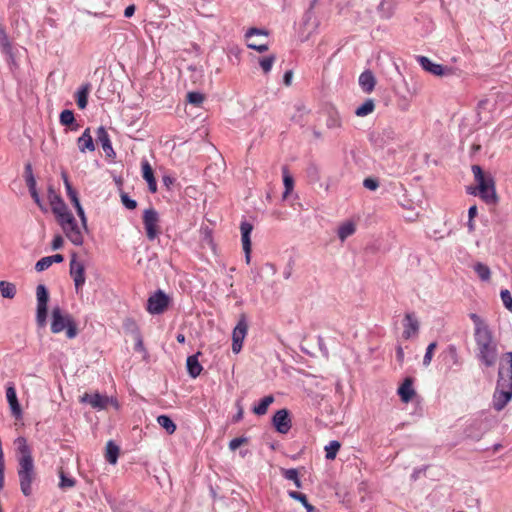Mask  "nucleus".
I'll return each instance as SVG.
<instances>
[{
    "instance_id": "f257e3e1",
    "label": "nucleus",
    "mask_w": 512,
    "mask_h": 512,
    "mask_svg": "<svg viewBox=\"0 0 512 512\" xmlns=\"http://www.w3.org/2000/svg\"><path fill=\"white\" fill-rule=\"evenodd\" d=\"M469 317L474 324L477 357L486 367H491L497 360V342L488 324L478 314L471 313Z\"/></svg>"
},
{
    "instance_id": "f03ea898",
    "label": "nucleus",
    "mask_w": 512,
    "mask_h": 512,
    "mask_svg": "<svg viewBox=\"0 0 512 512\" xmlns=\"http://www.w3.org/2000/svg\"><path fill=\"white\" fill-rule=\"evenodd\" d=\"M14 444L17 452V474L19 478L20 490L24 496L28 497L33 492L32 485L37 478L32 449L28 445L27 439L22 436L17 437L14 441Z\"/></svg>"
},
{
    "instance_id": "7ed1b4c3",
    "label": "nucleus",
    "mask_w": 512,
    "mask_h": 512,
    "mask_svg": "<svg viewBox=\"0 0 512 512\" xmlns=\"http://www.w3.org/2000/svg\"><path fill=\"white\" fill-rule=\"evenodd\" d=\"M48 199L53 213L56 215L66 237L76 246L83 244V234L73 214L67 209L66 204L53 186L48 187Z\"/></svg>"
},
{
    "instance_id": "20e7f679",
    "label": "nucleus",
    "mask_w": 512,
    "mask_h": 512,
    "mask_svg": "<svg viewBox=\"0 0 512 512\" xmlns=\"http://www.w3.org/2000/svg\"><path fill=\"white\" fill-rule=\"evenodd\" d=\"M512 399V351L501 360L496 389L493 394V408L501 411Z\"/></svg>"
},
{
    "instance_id": "39448f33",
    "label": "nucleus",
    "mask_w": 512,
    "mask_h": 512,
    "mask_svg": "<svg viewBox=\"0 0 512 512\" xmlns=\"http://www.w3.org/2000/svg\"><path fill=\"white\" fill-rule=\"evenodd\" d=\"M472 172L477 184L471 194L478 195L485 203L495 205L498 202L495 182L490 174H485L480 166L473 165Z\"/></svg>"
},
{
    "instance_id": "423d86ee",
    "label": "nucleus",
    "mask_w": 512,
    "mask_h": 512,
    "mask_svg": "<svg viewBox=\"0 0 512 512\" xmlns=\"http://www.w3.org/2000/svg\"><path fill=\"white\" fill-rule=\"evenodd\" d=\"M52 321H51V331L54 334H58L64 330H66V336L69 339H73L77 336V325L73 319V317L69 313H65L62 311L60 307H54L52 309Z\"/></svg>"
},
{
    "instance_id": "0eeeda50",
    "label": "nucleus",
    "mask_w": 512,
    "mask_h": 512,
    "mask_svg": "<svg viewBox=\"0 0 512 512\" xmlns=\"http://www.w3.org/2000/svg\"><path fill=\"white\" fill-rule=\"evenodd\" d=\"M37 311L36 322L39 327H44L47 322L49 293L45 285L39 284L36 287Z\"/></svg>"
},
{
    "instance_id": "6e6552de",
    "label": "nucleus",
    "mask_w": 512,
    "mask_h": 512,
    "mask_svg": "<svg viewBox=\"0 0 512 512\" xmlns=\"http://www.w3.org/2000/svg\"><path fill=\"white\" fill-rule=\"evenodd\" d=\"M69 273L71 278L73 279L76 293L79 294L82 291V288L85 284V265L83 262L77 259L76 253L72 254L70 260V269Z\"/></svg>"
},
{
    "instance_id": "1a4fd4ad",
    "label": "nucleus",
    "mask_w": 512,
    "mask_h": 512,
    "mask_svg": "<svg viewBox=\"0 0 512 512\" xmlns=\"http://www.w3.org/2000/svg\"><path fill=\"white\" fill-rule=\"evenodd\" d=\"M170 298L162 290H157L147 300V311L152 315L162 314L168 307Z\"/></svg>"
},
{
    "instance_id": "9d476101",
    "label": "nucleus",
    "mask_w": 512,
    "mask_h": 512,
    "mask_svg": "<svg viewBox=\"0 0 512 512\" xmlns=\"http://www.w3.org/2000/svg\"><path fill=\"white\" fill-rule=\"evenodd\" d=\"M143 224L149 240H155L159 235V214L154 208H148L143 213Z\"/></svg>"
},
{
    "instance_id": "9b49d317",
    "label": "nucleus",
    "mask_w": 512,
    "mask_h": 512,
    "mask_svg": "<svg viewBox=\"0 0 512 512\" xmlns=\"http://www.w3.org/2000/svg\"><path fill=\"white\" fill-rule=\"evenodd\" d=\"M416 60L423 70L435 76H450L454 74V69L452 67L436 64L426 56H417Z\"/></svg>"
},
{
    "instance_id": "f8f14e48",
    "label": "nucleus",
    "mask_w": 512,
    "mask_h": 512,
    "mask_svg": "<svg viewBox=\"0 0 512 512\" xmlns=\"http://www.w3.org/2000/svg\"><path fill=\"white\" fill-rule=\"evenodd\" d=\"M81 402L88 403L94 409L98 410L106 409L108 405H113L116 409H118V402L114 398L99 393H85L81 398Z\"/></svg>"
},
{
    "instance_id": "ddd939ff",
    "label": "nucleus",
    "mask_w": 512,
    "mask_h": 512,
    "mask_svg": "<svg viewBox=\"0 0 512 512\" xmlns=\"http://www.w3.org/2000/svg\"><path fill=\"white\" fill-rule=\"evenodd\" d=\"M248 324L244 316H242L232 332V351L237 354L241 351L243 341L247 335Z\"/></svg>"
},
{
    "instance_id": "4468645a",
    "label": "nucleus",
    "mask_w": 512,
    "mask_h": 512,
    "mask_svg": "<svg viewBox=\"0 0 512 512\" xmlns=\"http://www.w3.org/2000/svg\"><path fill=\"white\" fill-rule=\"evenodd\" d=\"M272 423L278 433L287 434L292 426L289 411L287 409L276 411Z\"/></svg>"
},
{
    "instance_id": "2eb2a0df",
    "label": "nucleus",
    "mask_w": 512,
    "mask_h": 512,
    "mask_svg": "<svg viewBox=\"0 0 512 512\" xmlns=\"http://www.w3.org/2000/svg\"><path fill=\"white\" fill-rule=\"evenodd\" d=\"M241 231V242L243 251L245 253L246 263H250L251 260V233L253 231V225L247 221H242L240 224Z\"/></svg>"
},
{
    "instance_id": "dca6fc26",
    "label": "nucleus",
    "mask_w": 512,
    "mask_h": 512,
    "mask_svg": "<svg viewBox=\"0 0 512 512\" xmlns=\"http://www.w3.org/2000/svg\"><path fill=\"white\" fill-rule=\"evenodd\" d=\"M403 326V338L410 339L418 334L419 321L413 313H406L403 321Z\"/></svg>"
},
{
    "instance_id": "f3484780",
    "label": "nucleus",
    "mask_w": 512,
    "mask_h": 512,
    "mask_svg": "<svg viewBox=\"0 0 512 512\" xmlns=\"http://www.w3.org/2000/svg\"><path fill=\"white\" fill-rule=\"evenodd\" d=\"M6 398L13 416L20 418L22 416V410L18 402L16 389L13 383H8L6 388Z\"/></svg>"
},
{
    "instance_id": "a211bd4d",
    "label": "nucleus",
    "mask_w": 512,
    "mask_h": 512,
    "mask_svg": "<svg viewBox=\"0 0 512 512\" xmlns=\"http://www.w3.org/2000/svg\"><path fill=\"white\" fill-rule=\"evenodd\" d=\"M142 177L147 182L149 191L155 193L157 191V183L153 174L152 167L148 160L144 159L141 162Z\"/></svg>"
},
{
    "instance_id": "6ab92c4d",
    "label": "nucleus",
    "mask_w": 512,
    "mask_h": 512,
    "mask_svg": "<svg viewBox=\"0 0 512 512\" xmlns=\"http://www.w3.org/2000/svg\"><path fill=\"white\" fill-rule=\"evenodd\" d=\"M96 141L101 145L107 156H110L111 153L114 154L109 134L103 126H100L96 131Z\"/></svg>"
},
{
    "instance_id": "aec40b11",
    "label": "nucleus",
    "mask_w": 512,
    "mask_h": 512,
    "mask_svg": "<svg viewBox=\"0 0 512 512\" xmlns=\"http://www.w3.org/2000/svg\"><path fill=\"white\" fill-rule=\"evenodd\" d=\"M376 79L370 70L362 72L359 76V85L365 93H371L374 90Z\"/></svg>"
},
{
    "instance_id": "412c9836",
    "label": "nucleus",
    "mask_w": 512,
    "mask_h": 512,
    "mask_svg": "<svg viewBox=\"0 0 512 512\" xmlns=\"http://www.w3.org/2000/svg\"><path fill=\"white\" fill-rule=\"evenodd\" d=\"M398 395L404 403H408L412 400L415 395V390L413 389V382L410 378H406L398 388Z\"/></svg>"
},
{
    "instance_id": "4be33fe9",
    "label": "nucleus",
    "mask_w": 512,
    "mask_h": 512,
    "mask_svg": "<svg viewBox=\"0 0 512 512\" xmlns=\"http://www.w3.org/2000/svg\"><path fill=\"white\" fill-rule=\"evenodd\" d=\"M77 144L80 152L82 153H85L86 151L92 152L95 150L94 141L90 134L89 128H87L83 132V134L78 138Z\"/></svg>"
},
{
    "instance_id": "5701e85b",
    "label": "nucleus",
    "mask_w": 512,
    "mask_h": 512,
    "mask_svg": "<svg viewBox=\"0 0 512 512\" xmlns=\"http://www.w3.org/2000/svg\"><path fill=\"white\" fill-rule=\"evenodd\" d=\"M64 257L61 254H55L52 256H46L37 261L35 269L37 272H42L48 269L53 263L63 262Z\"/></svg>"
},
{
    "instance_id": "b1692460",
    "label": "nucleus",
    "mask_w": 512,
    "mask_h": 512,
    "mask_svg": "<svg viewBox=\"0 0 512 512\" xmlns=\"http://www.w3.org/2000/svg\"><path fill=\"white\" fill-rule=\"evenodd\" d=\"M186 365L188 373L192 378H196L201 374L203 368L199 363L197 355L189 356L187 358Z\"/></svg>"
},
{
    "instance_id": "393cba45",
    "label": "nucleus",
    "mask_w": 512,
    "mask_h": 512,
    "mask_svg": "<svg viewBox=\"0 0 512 512\" xmlns=\"http://www.w3.org/2000/svg\"><path fill=\"white\" fill-rule=\"evenodd\" d=\"M91 86L89 83L83 84L76 92V102L80 109H85L88 103V95Z\"/></svg>"
},
{
    "instance_id": "a878e982",
    "label": "nucleus",
    "mask_w": 512,
    "mask_h": 512,
    "mask_svg": "<svg viewBox=\"0 0 512 512\" xmlns=\"http://www.w3.org/2000/svg\"><path fill=\"white\" fill-rule=\"evenodd\" d=\"M0 49L1 51L8 56L11 62H14V57L12 53V45L9 41V38L4 30V28L0 27Z\"/></svg>"
},
{
    "instance_id": "bb28decb",
    "label": "nucleus",
    "mask_w": 512,
    "mask_h": 512,
    "mask_svg": "<svg viewBox=\"0 0 512 512\" xmlns=\"http://www.w3.org/2000/svg\"><path fill=\"white\" fill-rule=\"evenodd\" d=\"M355 231H356L355 224L351 221H347V222L343 223L342 225H340V227L338 228L337 235H338L339 239L342 242H344L348 237L353 235L355 233Z\"/></svg>"
},
{
    "instance_id": "cd10ccee",
    "label": "nucleus",
    "mask_w": 512,
    "mask_h": 512,
    "mask_svg": "<svg viewBox=\"0 0 512 512\" xmlns=\"http://www.w3.org/2000/svg\"><path fill=\"white\" fill-rule=\"evenodd\" d=\"M395 2L394 0H382L378 6V11L381 17L389 19L394 13Z\"/></svg>"
},
{
    "instance_id": "c85d7f7f",
    "label": "nucleus",
    "mask_w": 512,
    "mask_h": 512,
    "mask_svg": "<svg viewBox=\"0 0 512 512\" xmlns=\"http://www.w3.org/2000/svg\"><path fill=\"white\" fill-rule=\"evenodd\" d=\"M274 402V397L272 395L265 396L260 400L257 405H254L252 411L256 415H264L267 413L268 407Z\"/></svg>"
},
{
    "instance_id": "c756f323",
    "label": "nucleus",
    "mask_w": 512,
    "mask_h": 512,
    "mask_svg": "<svg viewBox=\"0 0 512 512\" xmlns=\"http://www.w3.org/2000/svg\"><path fill=\"white\" fill-rule=\"evenodd\" d=\"M282 173H283V183H284V188H285L282 198L285 200V199H287L288 195L292 192V190L294 188V179L289 174L286 166H284L282 168Z\"/></svg>"
},
{
    "instance_id": "7c9ffc66",
    "label": "nucleus",
    "mask_w": 512,
    "mask_h": 512,
    "mask_svg": "<svg viewBox=\"0 0 512 512\" xmlns=\"http://www.w3.org/2000/svg\"><path fill=\"white\" fill-rule=\"evenodd\" d=\"M17 292L16 285L8 281H0V293L3 298L12 299Z\"/></svg>"
},
{
    "instance_id": "2f4dec72",
    "label": "nucleus",
    "mask_w": 512,
    "mask_h": 512,
    "mask_svg": "<svg viewBox=\"0 0 512 512\" xmlns=\"http://www.w3.org/2000/svg\"><path fill=\"white\" fill-rule=\"evenodd\" d=\"M157 423L160 427H162L170 435L176 431V424L167 415L158 416Z\"/></svg>"
},
{
    "instance_id": "473e14b6",
    "label": "nucleus",
    "mask_w": 512,
    "mask_h": 512,
    "mask_svg": "<svg viewBox=\"0 0 512 512\" xmlns=\"http://www.w3.org/2000/svg\"><path fill=\"white\" fill-rule=\"evenodd\" d=\"M119 456V447L112 441H109L106 445V460L110 464H116Z\"/></svg>"
},
{
    "instance_id": "72a5a7b5",
    "label": "nucleus",
    "mask_w": 512,
    "mask_h": 512,
    "mask_svg": "<svg viewBox=\"0 0 512 512\" xmlns=\"http://www.w3.org/2000/svg\"><path fill=\"white\" fill-rule=\"evenodd\" d=\"M473 269L482 281L486 282L490 280L491 270L486 264L477 262L473 265Z\"/></svg>"
},
{
    "instance_id": "f704fd0d",
    "label": "nucleus",
    "mask_w": 512,
    "mask_h": 512,
    "mask_svg": "<svg viewBox=\"0 0 512 512\" xmlns=\"http://www.w3.org/2000/svg\"><path fill=\"white\" fill-rule=\"evenodd\" d=\"M375 108V103L373 99H367L363 104H361L357 109L355 110V114L359 117H365L372 113Z\"/></svg>"
},
{
    "instance_id": "c9c22d12",
    "label": "nucleus",
    "mask_w": 512,
    "mask_h": 512,
    "mask_svg": "<svg viewBox=\"0 0 512 512\" xmlns=\"http://www.w3.org/2000/svg\"><path fill=\"white\" fill-rule=\"evenodd\" d=\"M288 495L292 499L302 503L307 512H313L315 510V507L307 501V497L305 494L296 491H288Z\"/></svg>"
},
{
    "instance_id": "e433bc0d",
    "label": "nucleus",
    "mask_w": 512,
    "mask_h": 512,
    "mask_svg": "<svg viewBox=\"0 0 512 512\" xmlns=\"http://www.w3.org/2000/svg\"><path fill=\"white\" fill-rule=\"evenodd\" d=\"M276 61V56L274 54L259 58L258 63L264 74H267L271 71L274 63Z\"/></svg>"
},
{
    "instance_id": "4c0bfd02",
    "label": "nucleus",
    "mask_w": 512,
    "mask_h": 512,
    "mask_svg": "<svg viewBox=\"0 0 512 512\" xmlns=\"http://www.w3.org/2000/svg\"><path fill=\"white\" fill-rule=\"evenodd\" d=\"M341 445L338 441L333 440L328 445L325 446V452H326V459L327 460H334Z\"/></svg>"
},
{
    "instance_id": "58836bf2",
    "label": "nucleus",
    "mask_w": 512,
    "mask_h": 512,
    "mask_svg": "<svg viewBox=\"0 0 512 512\" xmlns=\"http://www.w3.org/2000/svg\"><path fill=\"white\" fill-rule=\"evenodd\" d=\"M326 125L329 129L340 128L342 125V119L338 112L331 111L326 121Z\"/></svg>"
},
{
    "instance_id": "ea45409f",
    "label": "nucleus",
    "mask_w": 512,
    "mask_h": 512,
    "mask_svg": "<svg viewBox=\"0 0 512 512\" xmlns=\"http://www.w3.org/2000/svg\"><path fill=\"white\" fill-rule=\"evenodd\" d=\"M25 180L29 192L36 190V180L32 172V166L29 163L25 166Z\"/></svg>"
},
{
    "instance_id": "a19ab883",
    "label": "nucleus",
    "mask_w": 512,
    "mask_h": 512,
    "mask_svg": "<svg viewBox=\"0 0 512 512\" xmlns=\"http://www.w3.org/2000/svg\"><path fill=\"white\" fill-rule=\"evenodd\" d=\"M75 122L74 113L71 110H63L60 113V123L64 126H71Z\"/></svg>"
},
{
    "instance_id": "79ce46f5",
    "label": "nucleus",
    "mask_w": 512,
    "mask_h": 512,
    "mask_svg": "<svg viewBox=\"0 0 512 512\" xmlns=\"http://www.w3.org/2000/svg\"><path fill=\"white\" fill-rule=\"evenodd\" d=\"M283 476L290 481H293L297 488L301 487V481L298 476V471L294 468L285 469L283 471Z\"/></svg>"
},
{
    "instance_id": "37998d69",
    "label": "nucleus",
    "mask_w": 512,
    "mask_h": 512,
    "mask_svg": "<svg viewBox=\"0 0 512 512\" xmlns=\"http://www.w3.org/2000/svg\"><path fill=\"white\" fill-rule=\"evenodd\" d=\"M445 357L448 359V361L451 363V365L459 364V357H458L457 349L454 345L448 346V348L445 351Z\"/></svg>"
},
{
    "instance_id": "c03bdc74",
    "label": "nucleus",
    "mask_w": 512,
    "mask_h": 512,
    "mask_svg": "<svg viewBox=\"0 0 512 512\" xmlns=\"http://www.w3.org/2000/svg\"><path fill=\"white\" fill-rule=\"evenodd\" d=\"M436 347H437L436 342H432L427 346L426 352H425V355L423 358V366L428 367L431 364L433 354H434Z\"/></svg>"
},
{
    "instance_id": "a18cd8bd",
    "label": "nucleus",
    "mask_w": 512,
    "mask_h": 512,
    "mask_svg": "<svg viewBox=\"0 0 512 512\" xmlns=\"http://www.w3.org/2000/svg\"><path fill=\"white\" fill-rule=\"evenodd\" d=\"M502 303L506 309L512 307V295L509 290L503 289L500 292Z\"/></svg>"
},
{
    "instance_id": "49530a36",
    "label": "nucleus",
    "mask_w": 512,
    "mask_h": 512,
    "mask_svg": "<svg viewBox=\"0 0 512 512\" xmlns=\"http://www.w3.org/2000/svg\"><path fill=\"white\" fill-rule=\"evenodd\" d=\"M121 202L129 210H133L137 207V202L131 199L127 193H121Z\"/></svg>"
},
{
    "instance_id": "de8ad7c7",
    "label": "nucleus",
    "mask_w": 512,
    "mask_h": 512,
    "mask_svg": "<svg viewBox=\"0 0 512 512\" xmlns=\"http://www.w3.org/2000/svg\"><path fill=\"white\" fill-rule=\"evenodd\" d=\"M187 99L191 104L200 105L204 101V96L199 92H189Z\"/></svg>"
},
{
    "instance_id": "09e8293b",
    "label": "nucleus",
    "mask_w": 512,
    "mask_h": 512,
    "mask_svg": "<svg viewBox=\"0 0 512 512\" xmlns=\"http://www.w3.org/2000/svg\"><path fill=\"white\" fill-rule=\"evenodd\" d=\"M246 443H248L247 437L243 436V437L234 438L229 442V449L231 451H236L241 445L246 444Z\"/></svg>"
},
{
    "instance_id": "8fccbe9b",
    "label": "nucleus",
    "mask_w": 512,
    "mask_h": 512,
    "mask_svg": "<svg viewBox=\"0 0 512 512\" xmlns=\"http://www.w3.org/2000/svg\"><path fill=\"white\" fill-rule=\"evenodd\" d=\"M61 176H62V179H63V182H64V186H65V189H66V193H67V196L68 197H71V195H76L77 192L76 190L72 187L70 181H69V178H68V175L66 172H62L61 173Z\"/></svg>"
},
{
    "instance_id": "3c124183",
    "label": "nucleus",
    "mask_w": 512,
    "mask_h": 512,
    "mask_svg": "<svg viewBox=\"0 0 512 512\" xmlns=\"http://www.w3.org/2000/svg\"><path fill=\"white\" fill-rule=\"evenodd\" d=\"M247 47L253 50H256L260 53H263L268 50V45L265 43H257L255 41L247 40Z\"/></svg>"
},
{
    "instance_id": "603ef678",
    "label": "nucleus",
    "mask_w": 512,
    "mask_h": 512,
    "mask_svg": "<svg viewBox=\"0 0 512 512\" xmlns=\"http://www.w3.org/2000/svg\"><path fill=\"white\" fill-rule=\"evenodd\" d=\"M259 35L267 36L268 33L264 29H259V28L253 27V28H250L247 30V32L245 33V38L247 40H250L253 36H259Z\"/></svg>"
},
{
    "instance_id": "864d4df0",
    "label": "nucleus",
    "mask_w": 512,
    "mask_h": 512,
    "mask_svg": "<svg viewBox=\"0 0 512 512\" xmlns=\"http://www.w3.org/2000/svg\"><path fill=\"white\" fill-rule=\"evenodd\" d=\"M75 485V480L73 478H69L64 475V473L60 474V488H71Z\"/></svg>"
},
{
    "instance_id": "5fc2aeb1",
    "label": "nucleus",
    "mask_w": 512,
    "mask_h": 512,
    "mask_svg": "<svg viewBox=\"0 0 512 512\" xmlns=\"http://www.w3.org/2000/svg\"><path fill=\"white\" fill-rule=\"evenodd\" d=\"M363 186L368 190L374 191L379 187V182L377 179L369 177L364 179Z\"/></svg>"
},
{
    "instance_id": "6e6d98bb",
    "label": "nucleus",
    "mask_w": 512,
    "mask_h": 512,
    "mask_svg": "<svg viewBox=\"0 0 512 512\" xmlns=\"http://www.w3.org/2000/svg\"><path fill=\"white\" fill-rule=\"evenodd\" d=\"M30 195L31 197L33 198L34 202L37 204V206L42 210V211H47L46 207L43 205V202L38 194V191L37 189L34 190V191H31L30 192Z\"/></svg>"
},
{
    "instance_id": "4d7b16f0",
    "label": "nucleus",
    "mask_w": 512,
    "mask_h": 512,
    "mask_svg": "<svg viewBox=\"0 0 512 512\" xmlns=\"http://www.w3.org/2000/svg\"><path fill=\"white\" fill-rule=\"evenodd\" d=\"M30 195L31 197L33 198L34 202L37 204V206L42 210V211H47L46 207L43 205V202L38 194V191L37 189L34 190V191H31L30 192Z\"/></svg>"
},
{
    "instance_id": "13d9d810",
    "label": "nucleus",
    "mask_w": 512,
    "mask_h": 512,
    "mask_svg": "<svg viewBox=\"0 0 512 512\" xmlns=\"http://www.w3.org/2000/svg\"><path fill=\"white\" fill-rule=\"evenodd\" d=\"M75 209H76L77 215L79 216V218L81 220V224H82L83 228L86 229L87 228V218H86V215H85L82 205L79 207H76Z\"/></svg>"
},
{
    "instance_id": "bf43d9fd",
    "label": "nucleus",
    "mask_w": 512,
    "mask_h": 512,
    "mask_svg": "<svg viewBox=\"0 0 512 512\" xmlns=\"http://www.w3.org/2000/svg\"><path fill=\"white\" fill-rule=\"evenodd\" d=\"M63 243H64V241H63L62 236H61V235H56V236L53 238V240H52V244H51L52 249H53V250H58V249H60V248L63 246Z\"/></svg>"
},
{
    "instance_id": "052dcab7",
    "label": "nucleus",
    "mask_w": 512,
    "mask_h": 512,
    "mask_svg": "<svg viewBox=\"0 0 512 512\" xmlns=\"http://www.w3.org/2000/svg\"><path fill=\"white\" fill-rule=\"evenodd\" d=\"M4 469H5L4 457H0V490H2L4 487Z\"/></svg>"
},
{
    "instance_id": "680f3d73",
    "label": "nucleus",
    "mask_w": 512,
    "mask_h": 512,
    "mask_svg": "<svg viewBox=\"0 0 512 512\" xmlns=\"http://www.w3.org/2000/svg\"><path fill=\"white\" fill-rule=\"evenodd\" d=\"M292 78H293V72L291 70L286 71L284 74V77H283L284 84L286 86H290L292 83Z\"/></svg>"
},
{
    "instance_id": "e2e57ef3",
    "label": "nucleus",
    "mask_w": 512,
    "mask_h": 512,
    "mask_svg": "<svg viewBox=\"0 0 512 512\" xmlns=\"http://www.w3.org/2000/svg\"><path fill=\"white\" fill-rule=\"evenodd\" d=\"M135 350H137V351H144L143 340H142V338H141L139 333L136 336Z\"/></svg>"
},
{
    "instance_id": "0e129e2a",
    "label": "nucleus",
    "mask_w": 512,
    "mask_h": 512,
    "mask_svg": "<svg viewBox=\"0 0 512 512\" xmlns=\"http://www.w3.org/2000/svg\"><path fill=\"white\" fill-rule=\"evenodd\" d=\"M134 13H135V6L134 5H129L124 10V16L126 18L132 17L134 15Z\"/></svg>"
},
{
    "instance_id": "69168bd1",
    "label": "nucleus",
    "mask_w": 512,
    "mask_h": 512,
    "mask_svg": "<svg viewBox=\"0 0 512 512\" xmlns=\"http://www.w3.org/2000/svg\"><path fill=\"white\" fill-rule=\"evenodd\" d=\"M308 172V175L310 177H313L314 179H318V170H317V167L316 166H310L307 170Z\"/></svg>"
},
{
    "instance_id": "338daca9",
    "label": "nucleus",
    "mask_w": 512,
    "mask_h": 512,
    "mask_svg": "<svg viewBox=\"0 0 512 512\" xmlns=\"http://www.w3.org/2000/svg\"><path fill=\"white\" fill-rule=\"evenodd\" d=\"M69 199H70L71 203L73 204L74 208L81 206L80 200L78 198V194L71 195V197H69Z\"/></svg>"
},
{
    "instance_id": "774afa93",
    "label": "nucleus",
    "mask_w": 512,
    "mask_h": 512,
    "mask_svg": "<svg viewBox=\"0 0 512 512\" xmlns=\"http://www.w3.org/2000/svg\"><path fill=\"white\" fill-rule=\"evenodd\" d=\"M477 215V207L475 205L471 206L468 210V216L470 219H474Z\"/></svg>"
}]
</instances>
